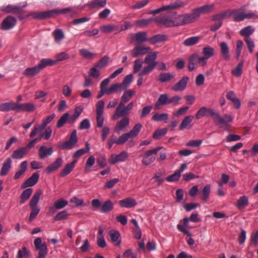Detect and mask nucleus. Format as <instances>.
<instances>
[{"label":"nucleus","mask_w":258,"mask_h":258,"mask_svg":"<svg viewBox=\"0 0 258 258\" xmlns=\"http://www.w3.org/2000/svg\"><path fill=\"white\" fill-rule=\"evenodd\" d=\"M211 116L215 124L224 130L228 131L229 127V123L232 120V117L230 115H225L221 117L219 112L215 111L213 109L206 107H202L197 112L195 117L199 119L204 116Z\"/></svg>","instance_id":"obj_1"},{"label":"nucleus","mask_w":258,"mask_h":258,"mask_svg":"<svg viewBox=\"0 0 258 258\" xmlns=\"http://www.w3.org/2000/svg\"><path fill=\"white\" fill-rule=\"evenodd\" d=\"M71 11L70 8H65L61 10H51L47 11L32 13L30 15L34 18L43 20L54 17L60 14H64Z\"/></svg>","instance_id":"obj_2"},{"label":"nucleus","mask_w":258,"mask_h":258,"mask_svg":"<svg viewBox=\"0 0 258 258\" xmlns=\"http://www.w3.org/2000/svg\"><path fill=\"white\" fill-rule=\"evenodd\" d=\"M186 4L180 0H176L169 5L163 6L162 7L150 11L149 14L152 15H157L162 12L168 10H175L184 7Z\"/></svg>","instance_id":"obj_3"},{"label":"nucleus","mask_w":258,"mask_h":258,"mask_svg":"<svg viewBox=\"0 0 258 258\" xmlns=\"http://www.w3.org/2000/svg\"><path fill=\"white\" fill-rule=\"evenodd\" d=\"M176 18L177 26L192 23L198 19L193 10H192L191 13H186L178 15Z\"/></svg>","instance_id":"obj_4"},{"label":"nucleus","mask_w":258,"mask_h":258,"mask_svg":"<svg viewBox=\"0 0 258 258\" xmlns=\"http://www.w3.org/2000/svg\"><path fill=\"white\" fill-rule=\"evenodd\" d=\"M162 148V147H158L152 150L147 151L141 155V156L144 157L142 161V163L145 165H149L152 163L156 159V155Z\"/></svg>","instance_id":"obj_5"},{"label":"nucleus","mask_w":258,"mask_h":258,"mask_svg":"<svg viewBox=\"0 0 258 258\" xmlns=\"http://www.w3.org/2000/svg\"><path fill=\"white\" fill-rule=\"evenodd\" d=\"M2 11H5L7 13H12L16 15L20 20L25 18L27 15H26V12L20 7L8 5L6 7H1L0 8Z\"/></svg>","instance_id":"obj_6"},{"label":"nucleus","mask_w":258,"mask_h":258,"mask_svg":"<svg viewBox=\"0 0 258 258\" xmlns=\"http://www.w3.org/2000/svg\"><path fill=\"white\" fill-rule=\"evenodd\" d=\"M34 244L36 250L38 251L37 258H45L48 253V248L46 243H42L41 238L37 237L34 240Z\"/></svg>","instance_id":"obj_7"},{"label":"nucleus","mask_w":258,"mask_h":258,"mask_svg":"<svg viewBox=\"0 0 258 258\" xmlns=\"http://www.w3.org/2000/svg\"><path fill=\"white\" fill-rule=\"evenodd\" d=\"M150 50V47L136 44L135 47L132 50L131 53L133 57L136 58L145 55Z\"/></svg>","instance_id":"obj_8"},{"label":"nucleus","mask_w":258,"mask_h":258,"mask_svg":"<svg viewBox=\"0 0 258 258\" xmlns=\"http://www.w3.org/2000/svg\"><path fill=\"white\" fill-rule=\"evenodd\" d=\"M77 131L76 130H74L71 134L69 140L62 143L60 146V148L63 150L71 149L77 143Z\"/></svg>","instance_id":"obj_9"},{"label":"nucleus","mask_w":258,"mask_h":258,"mask_svg":"<svg viewBox=\"0 0 258 258\" xmlns=\"http://www.w3.org/2000/svg\"><path fill=\"white\" fill-rule=\"evenodd\" d=\"M155 21L160 24L166 27L177 26L176 18L175 21L172 20L168 16L166 15L160 16L155 19Z\"/></svg>","instance_id":"obj_10"},{"label":"nucleus","mask_w":258,"mask_h":258,"mask_svg":"<svg viewBox=\"0 0 258 258\" xmlns=\"http://www.w3.org/2000/svg\"><path fill=\"white\" fill-rule=\"evenodd\" d=\"M131 41H136V45H141V44L148 41L149 38L147 37V33L146 32H139L135 34H133L131 37Z\"/></svg>","instance_id":"obj_11"},{"label":"nucleus","mask_w":258,"mask_h":258,"mask_svg":"<svg viewBox=\"0 0 258 258\" xmlns=\"http://www.w3.org/2000/svg\"><path fill=\"white\" fill-rule=\"evenodd\" d=\"M16 23L17 20L15 17L9 16L2 22L1 28L5 30H10L16 25Z\"/></svg>","instance_id":"obj_12"},{"label":"nucleus","mask_w":258,"mask_h":258,"mask_svg":"<svg viewBox=\"0 0 258 258\" xmlns=\"http://www.w3.org/2000/svg\"><path fill=\"white\" fill-rule=\"evenodd\" d=\"M128 157L127 153L124 151H122L117 155L112 154L109 159V162L111 164H115L118 162L124 161Z\"/></svg>","instance_id":"obj_13"},{"label":"nucleus","mask_w":258,"mask_h":258,"mask_svg":"<svg viewBox=\"0 0 258 258\" xmlns=\"http://www.w3.org/2000/svg\"><path fill=\"white\" fill-rule=\"evenodd\" d=\"M214 8V5L212 4L211 5H206L203 6L193 9L195 14L198 19L200 17L202 14H206L210 13Z\"/></svg>","instance_id":"obj_14"},{"label":"nucleus","mask_w":258,"mask_h":258,"mask_svg":"<svg viewBox=\"0 0 258 258\" xmlns=\"http://www.w3.org/2000/svg\"><path fill=\"white\" fill-rule=\"evenodd\" d=\"M187 168L186 164H182L178 169H177L173 174L168 176L166 178V180L168 182H173L177 181L180 177L181 172L185 170Z\"/></svg>","instance_id":"obj_15"},{"label":"nucleus","mask_w":258,"mask_h":258,"mask_svg":"<svg viewBox=\"0 0 258 258\" xmlns=\"http://www.w3.org/2000/svg\"><path fill=\"white\" fill-rule=\"evenodd\" d=\"M18 102L13 101L3 103L0 104V111L8 112L11 110L17 112Z\"/></svg>","instance_id":"obj_16"},{"label":"nucleus","mask_w":258,"mask_h":258,"mask_svg":"<svg viewBox=\"0 0 258 258\" xmlns=\"http://www.w3.org/2000/svg\"><path fill=\"white\" fill-rule=\"evenodd\" d=\"M39 175L38 172L34 173L32 176L27 179L21 185L22 188H25L28 186L34 185L38 181Z\"/></svg>","instance_id":"obj_17"},{"label":"nucleus","mask_w":258,"mask_h":258,"mask_svg":"<svg viewBox=\"0 0 258 258\" xmlns=\"http://www.w3.org/2000/svg\"><path fill=\"white\" fill-rule=\"evenodd\" d=\"M188 81L189 78L188 77H183L180 81L173 86L172 90L174 91L183 90L186 88Z\"/></svg>","instance_id":"obj_18"},{"label":"nucleus","mask_w":258,"mask_h":258,"mask_svg":"<svg viewBox=\"0 0 258 258\" xmlns=\"http://www.w3.org/2000/svg\"><path fill=\"white\" fill-rule=\"evenodd\" d=\"M220 48L221 52V55L222 58L225 60L230 59V55L229 54V48L225 42H222L220 44Z\"/></svg>","instance_id":"obj_19"},{"label":"nucleus","mask_w":258,"mask_h":258,"mask_svg":"<svg viewBox=\"0 0 258 258\" xmlns=\"http://www.w3.org/2000/svg\"><path fill=\"white\" fill-rule=\"evenodd\" d=\"M118 203L120 207L127 208L134 207L137 204L136 200L131 198L120 200Z\"/></svg>","instance_id":"obj_20"},{"label":"nucleus","mask_w":258,"mask_h":258,"mask_svg":"<svg viewBox=\"0 0 258 258\" xmlns=\"http://www.w3.org/2000/svg\"><path fill=\"white\" fill-rule=\"evenodd\" d=\"M12 161L10 158L6 159L1 169L0 175L1 176H5L8 173L9 171L12 168Z\"/></svg>","instance_id":"obj_21"},{"label":"nucleus","mask_w":258,"mask_h":258,"mask_svg":"<svg viewBox=\"0 0 258 258\" xmlns=\"http://www.w3.org/2000/svg\"><path fill=\"white\" fill-rule=\"evenodd\" d=\"M35 106L32 103L20 104L18 102L17 112L27 111L32 112L35 109Z\"/></svg>","instance_id":"obj_22"},{"label":"nucleus","mask_w":258,"mask_h":258,"mask_svg":"<svg viewBox=\"0 0 258 258\" xmlns=\"http://www.w3.org/2000/svg\"><path fill=\"white\" fill-rule=\"evenodd\" d=\"M62 164V160L61 158H57L55 161L49 165L46 168V172L47 173H50L53 171L58 169Z\"/></svg>","instance_id":"obj_23"},{"label":"nucleus","mask_w":258,"mask_h":258,"mask_svg":"<svg viewBox=\"0 0 258 258\" xmlns=\"http://www.w3.org/2000/svg\"><path fill=\"white\" fill-rule=\"evenodd\" d=\"M52 148H47L44 146H41L39 149V157L41 159H44L45 157L50 156L53 153Z\"/></svg>","instance_id":"obj_24"},{"label":"nucleus","mask_w":258,"mask_h":258,"mask_svg":"<svg viewBox=\"0 0 258 258\" xmlns=\"http://www.w3.org/2000/svg\"><path fill=\"white\" fill-rule=\"evenodd\" d=\"M169 97L166 94H162L160 95L158 100L155 104L154 108L157 109L160 108L161 105H165L168 104Z\"/></svg>","instance_id":"obj_25"},{"label":"nucleus","mask_w":258,"mask_h":258,"mask_svg":"<svg viewBox=\"0 0 258 258\" xmlns=\"http://www.w3.org/2000/svg\"><path fill=\"white\" fill-rule=\"evenodd\" d=\"M54 41L57 44H60L62 39L64 38V33L61 29H56L52 33Z\"/></svg>","instance_id":"obj_26"},{"label":"nucleus","mask_w":258,"mask_h":258,"mask_svg":"<svg viewBox=\"0 0 258 258\" xmlns=\"http://www.w3.org/2000/svg\"><path fill=\"white\" fill-rule=\"evenodd\" d=\"M41 71L38 66H34L33 67H30L27 68L23 73V74L28 77H33Z\"/></svg>","instance_id":"obj_27"},{"label":"nucleus","mask_w":258,"mask_h":258,"mask_svg":"<svg viewBox=\"0 0 258 258\" xmlns=\"http://www.w3.org/2000/svg\"><path fill=\"white\" fill-rule=\"evenodd\" d=\"M123 107L124 105H120V104H119V105L116 109L115 113L112 116V119L113 120H116L120 117L127 115V112H125Z\"/></svg>","instance_id":"obj_28"},{"label":"nucleus","mask_w":258,"mask_h":258,"mask_svg":"<svg viewBox=\"0 0 258 258\" xmlns=\"http://www.w3.org/2000/svg\"><path fill=\"white\" fill-rule=\"evenodd\" d=\"M135 93V92L131 89H129L124 92L121 97L119 102L120 105H124L125 103L128 101Z\"/></svg>","instance_id":"obj_29"},{"label":"nucleus","mask_w":258,"mask_h":258,"mask_svg":"<svg viewBox=\"0 0 258 258\" xmlns=\"http://www.w3.org/2000/svg\"><path fill=\"white\" fill-rule=\"evenodd\" d=\"M167 36L164 34H157L149 38V42L151 44H155L166 41Z\"/></svg>","instance_id":"obj_30"},{"label":"nucleus","mask_w":258,"mask_h":258,"mask_svg":"<svg viewBox=\"0 0 258 258\" xmlns=\"http://www.w3.org/2000/svg\"><path fill=\"white\" fill-rule=\"evenodd\" d=\"M129 123V118L127 117H124L116 123L114 130L116 132H119L123 128L126 127Z\"/></svg>","instance_id":"obj_31"},{"label":"nucleus","mask_w":258,"mask_h":258,"mask_svg":"<svg viewBox=\"0 0 258 258\" xmlns=\"http://www.w3.org/2000/svg\"><path fill=\"white\" fill-rule=\"evenodd\" d=\"M77 161H74L67 164L64 168L61 171L59 176L64 177L68 175L73 169Z\"/></svg>","instance_id":"obj_32"},{"label":"nucleus","mask_w":258,"mask_h":258,"mask_svg":"<svg viewBox=\"0 0 258 258\" xmlns=\"http://www.w3.org/2000/svg\"><path fill=\"white\" fill-rule=\"evenodd\" d=\"M56 64V61L50 58H43L37 64L40 70L45 68L47 66H52Z\"/></svg>","instance_id":"obj_33"},{"label":"nucleus","mask_w":258,"mask_h":258,"mask_svg":"<svg viewBox=\"0 0 258 258\" xmlns=\"http://www.w3.org/2000/svg\"><path fill=\"white\" fill-rule=\"evenodd\" d=\"M158 62H153L145 67L139 74V76H143L151 72L157 65Z\"/></svg>","instance_id":"obj_34"},{"label":"nucleus","mask_w":258,"mask_h":258,"mask_svg":"<svg viewBox=\"0 0 258 258\" xmlns=\"http://www.w3.org/2000/svg\"><path fill=\"white\" fill-rule=\"evenodd\" d=\"M174 78V75L169 73H162L159 75L158 81L160 83H163L169 82Z\"/></svg>","instance_id":"obj_35"},{"label":"nucleus","mask_w":258,"mask_h":258,"mask_svg":"<svg viewBox=\"0 0 258 258\" xmlns=\"http://www.w3.org/2000/svg\"><path fill=\"white\" fill-rule=\"evenodd\" d=\"M227 12H230L228 16H231L235 21L240 22L242 21V10L241 9L228 11Z\"/></svg>","instance_id":"obj_36"},{"label":"nucleus","mask_w":258,"mask_h":258,"mask_svg":"<svg viewBox=\"0 0 258 258\" xmlns=\"http://www.w3.org/2000/svg\"><path fill=\"white\" fill-rule=\"evenodd\" d=\"M27 153L26 148L22 147L14 151L12 155L13 159H21Z\"/></svg>","instance_id":"obj_37"},{"label":"nucleus","mask_w":258,"mask_h":258,"mask_svg":"<svg viewBox=\"0 0 258 258\" xmlns=\"http://www.w3.org/2000/svg\"><path fill=\"white\" fill-rule=\"evenodd\" d=\"M211 191V186L210 184L206 185L202 190L199 192L201 195V199L204 201H206L210 196Z\"/></svg>","instance_id":"obj_38"},{"label":"nucleus","mask_w":258,"mask_h":258,"mask_svg":"<svg viewBox=\"0 0 258 258\" xmlns=\"http://www.w3.org/2000/svg\"><path fill=\"white\" fill-rule=\"evenodd\" d=\"M33 190L31 188L25 189L22 193L20 196V204H23L26 201H27L32 195Z\"/></svg>","instance_id":"obj_39"},{"label":"nucleus","mask_w":258,"mask_h":258,"mask_svg":"<svg viewBox=\"0 0 258 258\" xmlns=\"http://www.w3.org/2000/svg\"><path fill=\"white\" fill-rule=\"evenodd\" d=\"M106 4V0H92L89 4L88 6L90 9L95 8H103Z\"/></svg>","instance_id":"obj_40"},{"label":"nucleus","mask_w":258,"mask_h":258,"mask_svg":"<svg viewBox=\"0 0 258 258\" xmlns=\"http://www.w3.org/2000/svg\"><path fill=\"white\" fill-rule=\"evenodd\" d=\"M27 168V162L25 161L20 164V169L16 172L14 176V179H18L25 172Z\"/></svg>","instance_id":"obj_41"},{"label":"nucleus","mask_w":258,"mask_h":258,"mask_svg":"<svg viewBox=\"0 0 258 258\" xmlns=\"http://www.w3.org/2000/svg\"><path fill=\"white\" fill-rule=\"evenodd\" d=\"M113 208V204L112 202L110 200H108L101 205L100 211L103 213H106L110 212Z\"/></svg>","instance_id":"obj_42"},{"label":"nucleus","mask_w":258,"mask_h":258,"mask_svg":"<svg viewBox=\"0 0 258 258\" xmlns=\"http://www.w3.org/2000/svg\"><path fill=\"white\" fill-rule=\"evenodd\" d=\"M193 118L194 116L192 115H188L184 117L179 126V130L182 131L187 127L192 121Z\"/></svg>","instance_id":"obj_43"},{"label":"nucleus","mask_w":258,"mask_h":258,"mask_svg":"<svg viewBox=\"0 0 258 258\" xmlns=\"http://www.w3.org/2000/svg\"><path fill=\"white\" fill-rule=\"evenodd\" d=\"M42 191L40 189L38 190L34 194L29 203V205L30 207H36V205L39 202L40 197Z\"/></svg>","instance_id":"obj_44"},{"label":"nucleus","mask_w":258,"mask_h":258,"mask_svg":"<svg viewBox=\"0 0 258 258\" xmlns=\"http://www.w3.org/2000/svg\"><path fill=\"white\" fill-rule=\"evenodd\" d=\"M122 87L120 84L114 83L107 89L108 94H112L114 92L120 93L122 90Z\"/></svg>","instance_id":"obj_45"},{"label":"nucleus","mask_w":258,"mask_h":258,"mask_svg":"<svg viewBox=\"0 0 258 258\" xmlns=\"http://www.w3.org/2000/svg\"><path fill=\"white\" fill-rule=\"evenodd\" d=\"M200 40V37L199 36L191 37L185 39L183 42V44L186 46H191L198 43Z\"/></svg>","instance_id":"obj_46"},{"label":"nucleus","mask_w":258,"mask_h":258,"mask_svg":"<svg viewBox=\"0 0 258 258\" xmlns=\"http://www.w3.org/2000/svg\"><path fill=\"white\" fill-rule=\"evenodd\" d=\"M142 127V124L140 123H138L136 124L130 132L127 133L129 134L131 138H135L138 135Z\"/></svg>","instance_id":"obj_47"},{"label":"nucleus","mask_w":258,"mask_h":258,"mask_svg":"<svg viewBox=\"0 0 258 258\" xmlns=\"http://www.w3.org/2000/svg\"><path fill=\"white\" fill-rule=\"evenodd\" d=\"M168 118V115L167 113H155L152 118V119L156 121H165V122Z\"/></svg>","instance_id":"obj_48"},{"label":"nucleus","mask_w":258,"mask_h":258,"mask_svg":"<svg viewBox=\"0 0 258 258\" xmlns=\"http://www.w3.org/2000/svg\"><path fill=\"white\" fill-rule=\"evenodd\" d=\"M109 235L110 237L111 240L113 242H117L116 245H119L120 244V241H118L120 234L119 233L115 230H111L109 231Z\"/></svg>","instance_id":"obj_49"},{"label":"nucleus","mask_w":258,"mask_h":258,"mask_svg":"<svg viewBox=\"0 0 258 258\" xmlns=\"http://www.w3.org/2000/svg\"><path fill=\"white\" fill-rule=\"evenodd\" d=\"M158 53L156 51L148 53L144 59V62L146 64H150V62H156Z\"/></svg>","instance_id":"obj_50"},{"label":"nucleus","mask_w":258,"mask_h":258,"mask_svg":"<svg viewBox=\"0 0 258 258\" xmlns=\"http://www.w3.org/2000/svg\"><path fill=\"white\" fill-rule=\"evenodd\" d=\"M133 79V76L132 74L127 75L124 77L122 83L120 84L123 90H125L130 86Z\"/></svg>","instance_id":"obj_51"},{"label":"nucleus","mask_w":258,"mask_h":258,"mask_svg":"<svg viewBox=\"0 0 258 258\" xmlns=\"http://www.w3.org/2000/svg\"><path fill=\"white\" fill-rule=\"evenodd\" d=\"M90 147L88 143H86V149H80L77 150L74 154V157L79 158L86 153L89 152Z\"/></svg>","instance_id":"obj_52"},{"label":"nucleus","mask_w":258,"mask_h":258,"mask_svg":"<svg viewBox=\"0 0 258 258\" xmlns=\"http://www.w3.org/2000/svg\"><path fill=\"white\" fill-rule=\"evenodd\" d=\"M202 52L204 56L209 59L214 55V49L210 46H206L203 48Z\"/></svg>","instance_id":"obj_53"},{"label":"nucleus","mask_w":258,"mask_h":258,"mask_svg":"<svg viewBox=\"0 0 258 258\" xmlns=\"http://www.w3.org/2000/svg\"><path fill=\"white\" fill-rule=\"evenodd\" d=\"M68 204V202L67 200H64L63 199H60L59 200L56 201L53 204L54 207H55V209L57 210H59L63 208Z\"/></svg>","instance_id":"obj_54"},{"label":"nucleus","mask_w":258,"mask_h":258,"mask_svg":"<svg viewBox=\"0 0 258 258\" xmlns=\"http://www.w3.org/2000/svg\"><path fill=\"white\" fill-rule=\"evenodd\" d=\"M109 57L107 56H104L102 57L99 61L95 64V66L99 69H102L107 66L108 63Z\"/></svg>","instance_id":"obj_55"},{"label":"nucleus","mask_w":258,"mask_h":258,"mask_svg":"<svg viewBox=\"0 0 258 258\" xmlns=\"http://www.w3.org/2000/svg\"><path fill=\"white\" fill-rule=\"evenodd\" d=\"M69 117V114L68 113L63 114L58 120L56 124V127L57 128L62 127L67 122Z\"/></svg>","instance_id":"obj_56"},{"label":"nucleus","mask_w":258,"mask_h":258,"mask_svg":"<svg viewBox=\"0 0 258 258\" xmlns=\"http://www.w3.org/2000/svg\"><path fill=\"white\" fill-rule=\"evenodd\" d=\"M244 40L245 42L248 51L250 53H252L253 51L254 47V43L252 39L250 37H246L244 38Z\"/></svg>","instance_id":"obj_57"},{"label":"nucleus","mask_w":258,"mask_h":258,"mask_svg":"<svg viewBox=\"0 0 258 258\" xmlns=\"http://www.w3.org/2000/svg\"><path fill=\"white\" fill-rule=\"evenodd\" d=\"M70 58V55L69 54L65 52H62L61 53H59L58 54H57L55 55V60H54V61H56V63L58 61H61L63 60H65L67 59H68Z\"/></svg>","instance_id":"obj_58"},{"label":"nucleus","mask_w":258,"mask_h":258,"mask_svg":"<svg viewBox=\"0 0 258 258\" xmlns=\"http://www.w3.org/2000/svg\"><path fill=\"white\" fill-rule=\"evenodd\" d=\"M68 213L67 211L63 210L58 213L54 217V221H59L66 219L68 217Z\"/></svg>","instance_id":"obj_59"},{"label":"nucleus","mask_w":258,"mask_h":258,"mask_svg":"<svg viewBox=\"0 0 258 258\" xmlns=\"http://www.w3.org/2000/svg\"><path fill=\"white\" fill-rule=\"evenodd\" d=\"M255 31L254 28L251 26H248L243 28V36L244 38L249 37Z\"/></svg>","instance_id":"obj_60"},{"label":"nucleus","mask_w":258,"mask_h":258,"mask_svg":"<svg viewBox=\"0 0 258 258\" xmlns=\"http://www.w3.org/2000/svg\"><path fill=\"white\" fill-rule=\"evenodd\" d=\"M152 21V19L138 20L136 21L135 24L143 28L149 24Z\"/></svg>","instance_id":"obj_61"},{"label":"nucleus","mask_w":258,"mask_h":258,"mask_svg":"<svg viewBox=\"0 0 258 258\" xmlns=\"http://www.w3.org/2000/svg\"><path fill=\"white\" fill-rule=\"evenodd\" d=\"M79 51L80 54L84 58L87 59H91L94 56V53L91 52L90 51L86 49H80Z\"/></svg>","instance_id":"obj_62"},{"label":"nucleus","mask_w":258,"mask_h":258,"mask_svg":"<svg viewBox=\"0 0 258 258\" xmlns=\"http://www.w3.org/2000/svg\"><path fill=\"white\" fill-rule=\"evenodd\" d=\"M96 114H103V112L104 108V102L103 100L99 101L96 105Z\"/></svg>","instance_id":"obj_63"},{"label":"nucleus","mask_w":258,"mask_h":258,"mask_svg":"<svg viewBox=\"0 0 258 258\" xmlns=\"http://www.w3.org/2000/svg\"><path fill=\"white\" fill-rule=\"evenodd\" d=\"M167 130L166 128L157 130L154 132L153 135V137L155 139H158L161 137L165 135L167 133Z\"/></svg>","instance_id":"obj_64"}]
</instances>
